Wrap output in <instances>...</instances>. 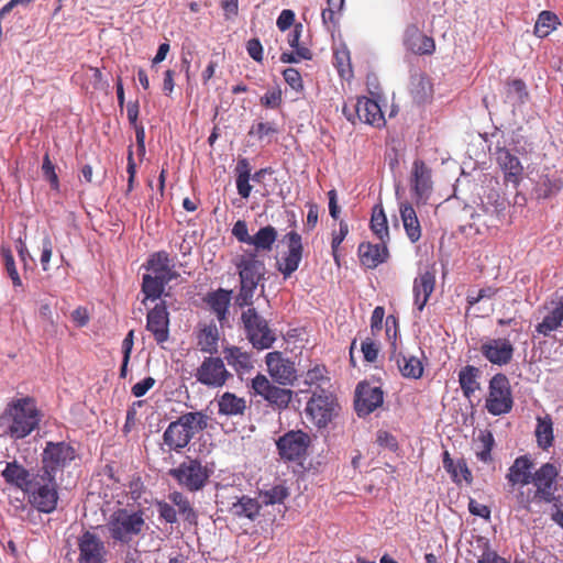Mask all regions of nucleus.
<instances>
[{"mask_svg": "<svg viewBox=\"0 0 563 563\" xmlns=\"http://www.w3.org/2000/svg\"><path fill=\"white\" fill-rule=\"evenodd\" d=\"M169 313L164 301L157 303L146 316V329L157 344L163 345L169 339Z\"/></svg>", "mask_w": 563, "mask_h": 563, "instance_id": "412c9836", "label": "nucleus"}, {"mask_svg": "<svg viewBox=\"0 0 563 563\" xmlns=\"http://www.w3.org/2000/svg\"><path fill=\"white\" fill-rule=\"evenodd\" d=\"M486 409L494 416L508 413L514 405L509 379L504 374H496L489 380Z\"/></svg>", "mask_w": 563, "mask_h": 563, "instance_id": "9d476101", "label": "nucleus"}, {"mask_svg": "<svg viewBox=\"0 0 563 563\" xmlns=\"http://www.w3.org/2000/svg\"><path fill=\"white\" fill-rule=\"evenodd\" d=\"M219 413L225 416L242 415L246 408L244 398L238 397L233 393H224L218 400Z\"/></svg>", "mask_w": 563, "mask_h": 563, "instance_id": "ea45409f", "label": "nucleus"}, {"mask_svg": "<svg viewBox=\"0 0 563 563\" xmlns=\"http://www.w3.org/2000/svg\"><path fill=\"white\" fill-rule=\"evenodd\" d=\"M330 378L328 377V371L323 365H316L314 367L307 371L303 376V384L313 387L314 390L320 391L324 389V385L329 384Z\"/></svg>", "mask_w": 563, "mask_h": 563, "instance_id": "c03bdc74", "label": "nucleus"}, {"mask_svg": "<svg viewBox=\"0 0 563 563\" xmlns=\"http://www.w3.org/2000/svg\"><path fill=\"white\" fill-rule=\"evenodd\" d=\"M247 307L241 316L247 339L258 350L269 349L275 342L274 332L255 308Z\"/></svg>", "mask_w": 563, "mask_h": 563, "instance_id": "6e6552de", "label": "nucleus"}, {"mask_svg": "<svg viewBox=\"0 0 563 563\" xmlns=\"http://www.w3.org/2000/svg\"><path fill=\"white\" fill-rule=\"evenodd\" d=\"M277 239V231L272 225L261 228L252 235L250 245L255 247V253L260 251L269 252Z\"/></svg>", "mask_w": 563, "mask_h": 563, "instance_id": "a19ab883", "label": "nucleus"}, {"mask_svg": "<svg viewBox=\"0 0 563 563\" xmlns=\"http://www.w3.org/2000/svg\"><path fill=\"white\" fill-rule=\"evenodd\" d=\"M479 376L481 371L473 365H466L460 371L459 383L466 398H471L481 388Z\"/></svg>", "mask_w": 563, "mask_h": 563, "instance_id": "e433bc0d", "label": "nucleus"}, {"mask_svg": "<svg viewBox=\"0 0 563 563\" xmlns=\"http://www.w3.org/2000/svg\"><path fill=\"white\" fill-rule=\"evenodd\" d=\"M339 410L336 398L325 389L312 390V396L305 408L307 417L318 428H325L338 416Z\"/></svg>", "mask_w": 563, "mask_h": 563, "instance_id": "39448f33", "label": "nucleus"}, {"mask_svg": "<svg viewBox=\"0 0 563 563\" xmlns=\"http://www.w3.org/2000/svg\"><path fill=\"white\" fill-rule=\"evenodd\" d=\"M287 496L288 490L284 485H275L260 495L262 503L265 505L282 504Z\"/></svg>", "mask_w": 563, "mask_h": 563, "instance_id": "603ef678", "label": "nucleus"}, {"mask_svg": "<svg viewBox=\"0 0 563 563\" xmlns=\"http://www.w3.org/2000/svg\"><path fill=\"white\" fill-rule=\"evenodd\" d=\"M252 389L255 395L262 396L277 409L287 408L292 398V391L290 389L272 385L267 377L262 374H257L252 379Z\"/></svg>", "mask_w": 563, "mask_h": 563, "instance_id": "dca6fc26", "label": "nucleus"}, {"mask_svg": "<svg viewBox=\"0 0 563 563\" xmlns=\"http://www.w3.org/2000/svg\"><path fill=\"white\" fill-rule=\"evenodd\" d=\"M494 444L495 440L492 432H481L478 435V443L476 449L477 459L484 463H489L492 461V450Z\"/></svg>", "mask_w": 563, "mask_h": 563, "instance_id": "8fccbe9b", "label": "nucleus"}, {"mask_svg": "<svg viewBox=\"0 0 563 563\" xmlns=\"http://www.w3.org/2000/svg\"><path fill=\"white\" fill-rule=\"evenodd\" d=\"M386 334L393 340L390 360H394L404 377L418 379L423 374V366L421 361L413 355H405L396 352V338H397V320L394 316L386 318Z\"/></svg>", "mask_w": 563, "mask_h": 563, "instance_id": "9b49d317", "label": "nucleus"}, {"mask_svg": "<svg viewBox=\"0 0 563 563\" xmlns=\"http://www.w3.org/2000/svg\"><path fill=\"white\" fill-rule=\"evenodd\" d=\"M25 493L31 505L41 512L49 514L56 509L58 494L55 479L37 474Z\"/></svg>", "mask_w": 563, "mask_h": 563, "instance_id": "0eeeda50", "label": "nucleus"}, {"mask_svg": "<svg viewBox=\"0 0 563 563\" xmlns=\"http://www.w3.org/2000/svg\"><path fill=\"white\" fill-rule=\"evenodd\" d=\"M75 456V449L69 443L47 442L42 453L43 475L55 479L56 473L68 466Z\"/></svg>", "mask_w": 563, "mask_h": 563, "instance_id": "1a4fd4ad", "label": "nucleus"}, {"mask_svg": "<svg viewBox=\"0 0 563 563\" xmlns=\"http://www.w3.org/2000/svg\"><path fill=\"white\" fill-rule=\"evenodd\" d=\"M349 233V225L345 221H340L339 231L332 233L331 249L334 261L339 264L338 250Z\"/></svg>", "mask_w": 563, "mask_h": 563, "instance_id": "5fc2aeb1", "label": "nucleus"}, {"mask_svg": "<svg viewBox=\"0 0 563 563\" xmlns=\"http://www.w3.org/2000/svg\"><path fill=\"white\" fill-rule=\"evenodd\" d=\"M232 234L236 238L239 242L250 245L252 235L249 234L247 224L245 221H236L232 228Z\"/></svg>", "mask_w": 563, "mask_h": 563, "instance_id": "0e129e2a", "label": "nucleus"}, {"mask_svg": "<svg viewBox=\"0 0 563 563\" xmlns=\"http://www.w3.org/2000/svg\"><path fill=\"white\" fill-rule=\"evenodd\" d=\"M404 43L408 49L420 55L432 54L435 49L433 38L422 34L416 25L407 26Z\"/></svg>", "mask_w": 563, "mask_h": 563, "instance_id": "c756f323", "label": "nucleus"}, {"mask_svg": "<svg viewBox=\"0 0 563 563\" xmlns=\"http://www.w3.org/2000/svg\"><path fill=\"white\" fill-rule=\"evenodd\" d=\"M277 132L278 129L274 122H258L252 125L250 135H254L262 141L266 136L276 134Z\"/></svg>", "mask_w": 563, "mask_h": 563, "instance_id": "6e6d98bb", "label": "nucleus"}, {"mask_svg": "<svg viewBox=\"0 0 563 563\" xmlns=\"http://www.w3.org/2000/svg\"><path fill=\"white\" fill-rule=\"evenodd\" d=\"M310 437L301 430H291L282 435L277 442L280 457L286 461H298L306 455Z\"/></svg>", "mask_w": 563, "mask_h": 563, "instance_id": "ddd939ff", "label": "nucleus"}, {"mask_svg": "<svg viewBox=\"0 0 563 563\" xmlns=\"http://www.w3.org/2000/svg\"><path fill=\"white\" fill-rule=\"evenodd\" d=\"M410 185L416 203L426 205L433 190L431 169L421 159L412 164Z\"/></svg>", "mask_w": 563, "mask_h": 563, "instance_id": "f3484780", "label": "nucleus"}, {"mask_svg": "<svg viewBox=\"0 0 563 563\" xmlns=\"http://www.w3.org/2000/svg\"><path fill=\"white\" fill-rule=\"evenodd\" d=\"M283 76L285 81L294 89L295 91H301L303 89L302 78L300 73L292 68L288 67L283 71Z\"/></svg>", "mask_w": 563, "mask_h": 563, "instance_id": "bf43d9fd", "label": "nucleus"}, {"mask_svg": "<svg viewBox=\"0 0 563 563\" xmlns=\"http://www.w3.org/2000/svg\"><path fill=\"white\" fill-rule=\"evenodd\" d=\"M42 172L44 177L49 181L52 188H58V177L55 173L54 165L52 164L49 156L46 154L43 159Z\"/></svg>", "mask_w": 563, "mask_h": 563, "instance_id": "052dcab7", "label": "nucleus"}, {"mask_svg": "<svg viewBox=\"0 0 563 563\" xmlns=\"http://www.w3.org/2000/svg\"><path fill=\"white\" fill-rule=\"evenodd\" d=\"M154 385L155 379L153 377H145L132 387V395L136 398L143 397Z\"/></svg>", "mask_w": 563, "mask_h": 563, "instance_id": "338daca9", "label": "nucleus"}, {"mask_svg": "<svg viewBox=\"0 0 563 563\" xmlns=\"http://www.w3.org/2000/svg\"><path fill=\"white\" fill-rule=\"evenodd\" d=\"M79 563H107V550L103 541L92 532L86 531L78 539Z\"/></svg>", "mask_w": 563, "mask_h": 563, "instance_id": "a211bd4d", "label": "nucleus"}, {"mask_svg": "<svg viewBox=\"0 0 563 563\" xmlns=\"http://www.w3.org/2000/svg\"><path fill=\"white\" fill-rule=\"evenodd\" d=\"M219 333L216 325L205 327L198 335L200 351L213 354L218 352Z\"/></svg>", "mask_w": 563, "mask_h": 563, "instance_id": "79ce46f5", "label": "nucleus"}, {"mask_svg": "<svg viewBox=\"0 0 563 563\" xmlns=\"http://www.w3.org/2000/svg\"><path fill=\"white\" fill-rule=\"evenodd\" d=\"M41 413L34 399L18 398L10 401L0 416V437L21 440L37 429Z\"/></svg>", "mask_w": 563, "mask_h": 563, "instance_id": "f257e3e1", "label": "nucleus"}, {"mask_svg": "<svg viewBox=\"0 0 563 563\" xmlns=\"http://www.w3.org/2000/svg\"><path fill=\"white\" fill-rule=\"evenodd\" d=\"M0 253H1V256H2V260L4 262V267H5V271L9 275V277L11 278L12 280V284L14 287H21L22 286V280H21V277L16 271V266H15V262H14V257H13V254H12V251L7 247V246H1L0 249Z\"/></svg>", "mask_w": 563, "mask_h": 563, "instance_id": "3c124183", "label": "nucleus"}, {"mask_svg": "<svg viewBox=\"0 0 563 563\" xmlns=\"http://www.w3.org/2000/svg\"><path fill=\"white\" fill-rule=\"evenodd\" d=\"M208 426V417L200 412H187L168 424L163 433L164 444L170 451L179 452L186 448L195 434Z\"/></svg>", "mask_w": 563, "mask_h": 563, "instance_id": "7ed1b4c3", "label": "nucleus"}, {"mask_svg": "<svg viewBox=\"0 0 563 563\" xmlns=\"http://www.w3.org/2000/svg\"><path fill=\"white\" fill-rule=\"evenodd\" d=\"M496 155L498 165L505 174V180L518 186L523 170L519 158L505 147L497 148Z\"/></svg>", "mask_w": 563, "mask_h": 563, "instance_id": "a878e982", "label": "nucleus"}, {"mask_svg": "<svg viewBox=\"0 0 563 563\" xmlns=\"http://www.w3.org/2000/svg\"><path fill=\"white\" fill-rule=\"evenodd\" d=\"M167 284L168 282L161 280L156 278V276H152L150 274L144 275L142 282V291L145 295V299H158L163 295L164 288Z\"/></svg>", "mask_w": 563, "mask_h": 563, "instance_id": "a18cd8bd", "label": "nucleus"}, {"mask_svg": "<svg viewBox=\"0 0 563 563\" xmlns=\"http://www.w3.org/2000/svg\"><path fill=\"white\" fill-rule=\"evenodd\" d=\"M434 285L435 276L429 271L420 273L415 278L412 286L413 303L419 311H422L427 305L431 294L434 290Z\"/></svg>", "mask_w": 563, "mask_h": 563, "instance_id": "c85d7f7f", "label": "nucleus"}, {"mask_svg": "<svg viewBox=\"0 0 563 563\" xmlns=\"http://www.w3.org/2000/svg\"><path fill=\"white\" fill-rule=\"evenodd\" d=\"M400 217L408 239L415 243L421 238V227L413 207L408 202L400 203Z\"/></svg>", "mask_w": 563, "mask_h": 563, "instance_id": "473e14b6", "label": "nucleus"}, {"mask_svg": "<svg viewBox=\"0 0 563 563\" xmlns=\"http://www.w3.org/2000/svg\"><path fill=\"white\" fill-rule=\"evenodd\" d=\"M157 511L162 519L168 523H175L177 521V511L173 505L166 501L157 503Z\"/></svg>", "mask_w": 563, "mask_h": 563, "instance_id": "680f3d73", "label": "nucleus"}, {"mask_svg": "<svg viewBox=\"0 0 563 563\" xmlns=\"http://www.w3.org/2000/svg\"><path fill=\"white\" fill-rule=\"evenodd\" d=\"M560 189L561 186L558 180L551 179L548 175H542L536 184L533 194L537 199H547L558 194Z\"/></svg>", "mask_w": 563, "mask_h": 563, "instance_id": "49530a36", "label": "nucleus"}, {"mask_svg": "<svg viewBox=\"0 0 563 563\" xmlns=\"http://www.w3.org/2000/svg\"><path fill=\"white\" fill-rule=\"evenodd\" d=\"M358 256L361 263L367 268L377 267L388 257L386 242H380L378 244L361 243L358 246Z\"/></svg>", "mask_w": 563, "mask_h": 563, "instance_id": "7c9ffc66", "label": "nucleus"}, {"mask_svg": "<svg viewBox=\"0 0 563 563\" xmlns=\"http://www.w3.org/2000/svg\"><path fill=\"white\" fill-rule=\"evenodd\" d=\"M261 103L266 108H278L282 103V90L273 89L268 90L262 98Z\"/></svg>", "mask_w": 563, "mask_h": 563, "instance_id": "e2e57ef3", "label": "nucleus"}, {"mask_svg": "<svg viewBox=\"0 0 563 563\" xmlns=\"http://www.w3.org/2000/svg\"><path fill=\"white\" fill-rule=\"evenodd\" d=\"M477 563H509L506 559L497 554V552L485 549L482 555L478 558Z\"/></svg>", "mask_w": 563, "mask_h": 563, "instance_id": "774afa93", "label": "nucleus"}, {"mask_svg": "<svg viewBox=\"0 0 563 563\" xmlns=\"http://www.w3.org/2000/svg\"><path fill=\"white\" fill-rule=\"evenodd\" d=\"M529 93L526 84L521 79H512L505 86V102L516 108L528 100Z\"/></svg>", "mask_w": 563, "mask_h": 563, "instance_id": "4c0bfd02", "label": "nucleus"}, {"mask_svg": "<svg viewBox=\"0 0 563 563\" xmlns=\"http://www.w3.org/2000/svg\"><path fill=\"white\" fill-rule=\"evenodd\" d=\"M533 492L534 490L531 489L525 490L523 486H520L515 495L518 509L526 511L530 510L531 503L538 500V498L533 496Z\"/></svg>", "mask_w": 563, "mask_h": 563, "instance_id": "4d7b16f0", "label": "nucleus"}, {"mask_svg": "<svg viewBox=\"0 0 563 563\" xmlns=\"http://www.w3.org/2000/svg\"><path fill=\"white\" fill-rule=\"evenodd\" d=\"M106 527L111 539L117 542L129 543L141 534L145 527L143 511L119 508L110 515Z\"/></svg>", "mask_w": 563, "mask_h": 563, "instance_id": "20e7f679", "label": "nucleus"}, {"mask_svg": "<svg viewBox=\"0 0 563 563\" xmlns=\"http://www.w3.org/2000/svg\"><path fill=\"white\" fill-rule=\"evenodd\" d=\"M547 314L542 321L536 325V332L543 336H549L553 331L558 330L563 322V294L544 305Z\"/></svg>", "mask_w": 563, "mask_h": 563, "instance_id": "5701e85b", "label": "nucleus"}, {"mask_svg": "<svg viewBox=\"0 0 563 563\" xmlns=\"http://www.w3.org/2000/svg\"><path fill=\"white\" fill-rule=\"evenodd\" d=\"M354 111L357 119L366 124L382 126L385 123L379 104L367 97L357 99Z\"/></svg>", "mask_w": 563, "mask_h": 563, "instance_id": "bb28decb", "label": "nucleus"}, {"mask_svg": "<svg viewBox=\"0 0 563 563\" xmlns=\"http://www.w3.org/2000/svg\"><path fill=\"white\" fill-rule=\"evenodd\" d=\"M53 254V242L48 235H45L42 240L40 263L42 269L47 272L49 269V263Z\"/></svg>", "mask_w": 563, "mask_h": 563, "instance_id": "13d9d810", "label": "nucleus"}, {"mask_svg": "<svg viewBox=\"0 0 563 563\" xmlns=\"http://www.w3.org/2000/svg\"><path fill=\"white\" fill-rule=\"evenodd\" d=\"M558 18L555 14L549 11H542L534 25V34L538 37L548 36L553 30H555Z\"/></svg>", "mask_w": 563, "mask_h": 563, "instance_id": "09e8293b", "label": "nucleus"}, {"mask_svg": "<svg viewBox=\"0 0 563 563\" xmlns=\"http://www.w3.org/2000/svg\"><path fill=\"white\" fill-rule=\"evenodd\" d=\"M168 499L173 503L174 506L178 508L179 514L184 517L186 521L189 523L197 522V512L191 507L188 498L180 492H173L168 495Z\"/></svg>", "mask_w": 563, "mask_h": 563, "instance_id": "37998d69", "label": "nucleus"}, {"mask_svg": "<svg viewBox=\"0 0 563 563\" xmlns=\"http://www.w3.org/2000/svg\"><path fill=\"white\" fill-rule=\"evenodd\" d=\"M230 376L223 360L213 356L205 357L195 373L197 382L212 388L222 387Z\"/></svg>", "mask_w": 563, "mask_h": 563, "instance_id": "4468645a", "label": "nucleus"}, {"mask_svg": "<svg viewBox=\"0 0 563 563\" xmlns=\"http://www.w3.org/2000/svg\"><path fill=\"white\" fill-rule=\"evenodd\" d=\"M536 438L538 446L542 450H548L553 445V421L549 415L537 418Z\"/></svg>", "mask_w": 563, "mask_h": 563, "instance_id": "58836bf2", "label": "nucleus"}, {"mask_svg": "<svg viewBox=\"0 0 563 563\" xmlns=\"http://www.w3.org/2000/svg\"><path fill=\"white\" fill-rule=\"evenodd\" d=\"M235 266L240 277L235 303L240 308L252 306L255 290L266 272L264 261L255 252H245L235 258Z\"/></svg>", "mask_w": 563, "mask_h": 563, "instance_id": "f03ea898", "label": "nucleus"}, {"mask_svg": "<svg viewBox=\"0 0 563 563\" xmlns=\"http://www.w3.org/2000/svg\"><path fill=\"white\" fill-rule=\"evenodd\" d=\"M146 268L151 272L150 275L168 283L178 277V273L174 271V265L165 251L153 253L147 260Z\"/></svg>", "mask_w": 563, "mask_h": 563, "instance_id": "393cba45", "label": "nucleus"}, {"mask_svg": "<svg viewBox=\"0 0 563 563\" xmlns=\"http://www.w3.org/2000/svg\"><path fill=\"white\" fill-rule=\"evenodd\" d=\"M514 345L508 339H489L481 346L483 356L494 365L508 364L514 355Z\"/></svg>", "mask_w": 563, "mask_h": 563, "instance_id": "4be33fe9", "label": "nucleus"}, {"mask_svg": "<svg viewBox=\"0 0 563 563\" xmlns=\"http://www.w3.org/2000/svg\"><path fill=\"white\" fill-rule=\"evenodd\" d=\"M235 184L238 194L247 199L252 191V186L250 185V179L253 181L260 183L262 178L268 173L267 168H262L251 175V165L246 158H240L235 166Z\"/></svg>", "mask_w": 563, "mask_h": 563, "instance_id": "b1692460", "label": "nucleus"}, {"mask_svg": "<svg viewBox=\"0 0 563 563\" xmlns=\"http://www.w3.org/2000/svg\"><path fill=\"white\" fill-rule=\"evenodd\" d=\"M283 242L287 246V252L282 260L277 262V269L286 279L298 269L302 260L303 245L301 235L296 231H290L285 234Z\"/></svg>", "mask_w": 563, "mask_h": 563, "instance_id": "2eb2a0df", "label": "nucleus"}, {"mask_svg": "<svg viewBox=\"0 0 563 563\" xmlns=\"http://www.w3.org/2000/svg\"><path fill=\"white\" fill-rule=\"evenodd\" d=\"M384 400L380 387L360 383L355 390V410L358 417H365L380 407Z\"/></svg>", "mask_w": 563, "mask_h": 563, "instance_id": "6ab92c4d", "label": "nucleus"}, {"mask_svg": "<svg viewBox=\"0 0 563 563\" xmlns=\"http://www.w3.org/2000/svg\"><path fill=\"white\" fill-rule=\"evenodd\" d=\"M211 474L212 471L202 465L199 460L189 457L169 471V475L179 486L192 493L201 490Z\"/></svg>", "mask_w": 563, "mask_h": 563, "instance_id": "423d86ee", "label": "nucleus"}, {"mask_svg": "<svg viewBox=\"0 0 563 563\" xmlns=\"http://www.w3.org/2000/svg\"><path fill=\"white\" fill-rule=\"evenodd\" d=\"M2 476L8 484L15 486L23 492H25L33 482V477L30 472L15 461L8 462L5 464V467L2 471Z\"/></svg>", "mask_w": 563, "mask_h": 563, "instance_id": "2f4dec72", "label": "nucleus"}, {"mask_svg": "<svg viewBox=\"0 0 563 563\" xmlns=\"http://www.w3.org/2000/svg\"><path fill=\"white\" fill-rule=\"evenodd\" d=\"M371 229L380 242H386L389 239L387 218L382 207L374 209L371 219Z\"/></svg>", "mask_w": 563, "mask_h": 563, "instance_id": "de8ad7c7", "label": "nucleus"}, {"mask_svg": "<svg viewBox=\"0 0 563 563\" xmlns=\"http://www.w3.org/2000/svg\"><path fill=\"white\" fill-rule=\"evenodd\" d=\"M232 290H225L220 288L211 294L207 298V302L211 310L217 316V319L222 323L227 320L228 310L231 301Z\"/></svg>", "mask_w": 563, "mask_h": 563, "instance_id": "72a5a7b5", "label": "nucleus"}, {"mask_svg": "<svg viewBox=\"0 0 563 563\" xmlns=\"http://www.w3.org/2000/svg\"><path fill=\"white\" fill-rule=\"evenodd\" d=\"M376 442L383 446V448H386L390 451H396L397 448H398V443H397V440L396 438L387 432V431H384V430H379L376 434Z\"/></svg>", "mask_w": 563, "mask_h": 563, "instance_id": "69168bd1", "label": "nucleus"}, {"mask_svg": "<svg viewBox=\"0 0 563 563\" xmlns=\"http://www.w3.org/2000/svg\"><path fill=\"white\" fill-rule=\"evenodd\" d=\"M266 365L269 375L279 385H292L297 377L295 363L285 358L280 352L268 353Z\"/></svg>", "mask_w": 563, "mask_h": 563, "instance_id": "aec40b11", "label": "nucleus"}, {"mask_svg": "<svg viewBox=\"0 0 563 563\" xmlns=\"http://www.w3.org/2000/svg\"><path fill=\"white\" fill-rule=\"evenodd\" d=\"M559 474V467L550 462L542 464L533 473L531 483L536 487L533 496L538 498V501L551 503L554 500Z\"/></svg>", "mask_w": 563, "mask_h": 563, "instance_id": "f8f14e48", "label": "nucleus"}, {"mask_svg": "<svg viewBox=\"0 0 563 563\" xmlns=\"http://www.w3.org/2000/svg\"><path fill=\"white\" fill-rule=\"evenodd\" d=\"M411 86V93L413 95V98L419 102L424 101L430 92V82L428 78L422 75L413 76Z\"/></svg>", "mask_w": 563, "mask_h": 563, "instance_id": "864d4df0", "label": "nucleus"}, {"mask_svg": "<svg viewBox=\"0 0 563 563\" xmlns=\"http://www.w3.org/2000/svg\"><path fill=\"white\" fill-rule=\"evenodd\" d=\"M533 463L528 455L518 456L508 468L506 479L511 486H526L532 481Z\"/></svg>", "mask_w": 563, "mask_h": 563, "instance_id": "cd10ccee", "label": "nucleus"}, {"mask_svg": "<svg viewBox=\"0 0 563 563\" xmlns=\"http://www.w3.org/2000/svg\"><path fill=\"white\" fill-rule=\"evenodd\" d=\"M260 503L251 497L242 496L229 508V512L238 518H247L254 520L260 514Z\"/></svg>", "mask_w": 563, "mask_h": 563, "instance_id": "c9c22d12", "label": "nucleus"}, {"mask_svg": "<svg viewBox=\"0 0 563 563\" xmlns=\"http://www.w3.org/2000/svg\"><path fill=\"white\" fill-rule=\"evenodd\" d=\"M224 357L230 366L239 374L250 372L254 365L251 355L236 346L224 350Z\"/></svg>", "mask_w": 563, "mask_h": 563, "instance_id": "f704fd0d", "label": "nucleus"}]
</instances>
